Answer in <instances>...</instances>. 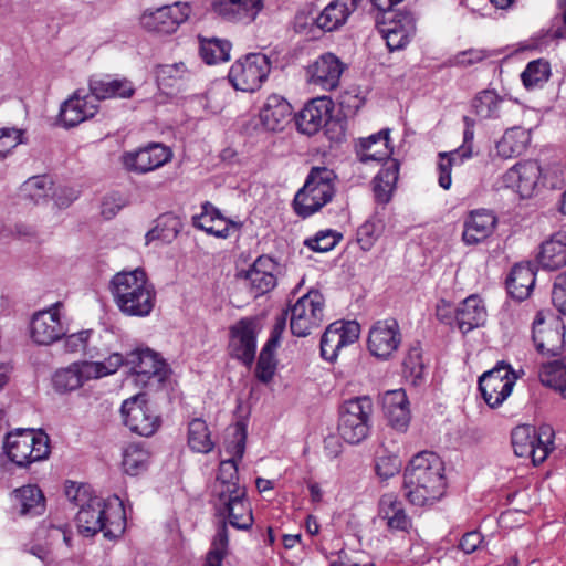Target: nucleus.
I'll list each match as a JSON object with an SVG mask.
<instances>
[{
    "mask_svg": "<svg viewBox=\"0 0 566 566\" xmlns=\"http://www.w3.org/2000/svg\"><path fill=\"white\" fill-rule=\"evenodd\" d=\"M444 462L432 451L415 454L403 471L406 499L417 506L431 505L439 501L447 490Z\"/></svg>",
    "mask_w": 566,
    "mask_h": 566,
    "instance_id": "f257e3e1",
    "label": "nucleus"
},
{
    "mask_svg": "<svg viewBox=\"0 0 566 566\" xmlns=\"http://www.w3.org/2000/svg\"><path fill=\"white\" fill-rule=\"evenodd\" d=\"M109 291L126 316L146 317L155 306L156 291L140 269L116 273L111 280Z\"/></svg>",
    "mask_w": 566,
    "mask_h": 566,
    "instance_id": "f03ea898",
    "label": "nucleus"
},
{
    "mask_svg": "<svg viewBox=\"0 0 566 566\" xmlns=\"http://www.w3.org/2000/svg\"><path fill=\"white\" fill-rule=\"evenodd\" d=\"M75 522L78 532L84 536L103 532L105 538L114 539L125 531L126 513L118 496L115 495L107 501L95 496L80 507Z\"/></svg>",
    "mask_w": 566,
    "mask_h": 566,
    "instance_id": "7ed1b4c3",
    "label": "nucleus"
},
{
    "mask_svg": "<svg viewBox=\"0 0 566 566\" xmlns=\"http://www.w3.org/2000/svg\"><path fill=\"white\" fill-rule=\"evenodd\" d=\"M335 172L327 167H312L303 187L293 199L294 212L306 219L329 203L335 196Z\"/></svg>",
    "mask_w": 566,
    "mask_h": 566,
    "instance_id": "20e7f679",
    "label": "nucleus"
},
{
    "mask_svg": "<svg viewBox=\"0 0 566 566\" xmlns=\"http://www.w3.org/2000/svg\"><path fill=\"white\" fill-rule=\"evenodd\" d=\"M374 410L369 396H358L345 400L339 406L338 433L349 444L364 441L370 431V419Z\"/></svg>",
    "mask_w": 566,
    "mask_h": 566,
    "instance_id": "39448f33",
    "label": "nucleus"
},
{
    "mask_svg": "<svg viewBox=\"0 0 566 566\" xmlns=\"http://www.w3.org/2000/svg\"><path fill=\"white\" fill-rule=\"evenodd\" d=\"M4 453L20 468L44 460L50 454L49 437L32 429H17L7 433L3 443Z\"/></svg>",
    "mask_w": 566,
    "mask_h": 566,
    "instance_id": "423d86ee",
    "label": "nucleus"
},
{
    "mask_svg": "<svg viewBox=\"0 0 566 566\" xmlns=\"http://www.w3.org/2000/svg\"><path fill=\"white\" fill-rule=\"evenodd\" d=\"M520 375L509 363L499 361L479 377V390L485 403L496 409L511 396Z\"/></svg>",
    "mask_w": 566,
    "mask_h": 566,
    "instance_id": "0eeeda50",
    "label": "nucleus"
},
{
    "mask_svg": "<svg viewBox=\"0 0 566 566\" xmlns=\"http://www.w3.org/2000/svg\"><path fill=\"white\" fill-rule=\"evenodd\" d=\"M271 64L262 53H249L230 67L228 78L237 91L254 92L268 78Z\"/></svg>",
    "mask_w": 566,
    "mask_h": 566,
    "instance_id": "6e6552de",
    "label": "nucleus"
},
{
    "mask_svg": "<svg viewBox=\"0 0 566 566\" xmlns=\"http://www.w3.org/2000/svg\"><path fill=\"white\" fill-rule=\"evenodd\" d=\"M259 321L255 317H242L229 327L228 354L245 367H251L255 360L256 339L260 333Z\"/></svg>",
    "mask_w": 566,
    "mask_h": 566,
    "instance_id": "1a4fd4ad",
    "label": "nucleus"
},
{
    "mask_svg": "<svg viewBox=\"0 0 566 566\" xmlns=\"http://www.w3.org/2000/svg\"><path fill=\"white\" fill-rule=\"evenodd\" d=\"M290 328L294 336L305 337L318 328L324 318V298L318 291H310L291 307Z\"/></svg>",
    "mask_w": 566,
    "mask_h": 566,
    "instance_id": "9d476101",
    "label": "nucleus"
},
{
    "mask_svg": "<svg viewBox=\"0 0 566 566\" xmlns=\"http://www.w3.org/2000/svg\"><path fill=\"white\" fill-rule=\"evenodd\" d=\"M191 9L187 2L177 1L157 9H146L139 17V23L148 32L172 34L185 23Z\"/></svg>",
    "mask_w": 566,
    "mask_h": 566,
    "instance_id": "9b49d317",
    "label": "nucleus"
},
{
    "mask_svg": "<svg viewBox=\"0 0 566 566\" xmlns=\"http://www.w3.org/2000/svg\"><path fill=\"white\" fill-rule=\"evenodd\" d=\"M388 17L379 25L389 51L405 49L416 34V18L409 11H385Z\"/></svg>",
    "mask_w": 566,
    "mask_h": 566,
    "instance_id": "f8f14e48",
    "label": "nucleus"
},
{
    "mask_svg": "<svg viewBox=\"0 0 566 566\" xmlns=\"http://www.w3.org/2000/svg\"><path fill=\"white\" fill-rule=\"evenodd\" d=\"M218 515L227 517L229 524L237 528L247 531L253 525V515L250 503L247 499L245 488L230 492L229 494L218 493L214 504Z\"/></svg>",
    "mask_w": 566,
    "mask_h": 566,
    "instance_id": "ddd939ff",
    "label": "nucleus"
},
{
    "mask_svg": "<svg viewBox=\"0 0 566 566\" xmlns=\"http://www.w3.org/2000/svg\"><path fill=\"white\" fill-rule=\"evenodd\" d=\"M401 340L402 336L397 319L387 318L373 324L368 334L367 347L373 356L387 360L397 352Z\"/></svg>",
    "mask_w": 566,
    "mask_h": 566,
    "instance_id": "4468645a",
    "label": "nucleus"
},
{
    "mask_svg": "<svg viewBox=\"0 0 566 566\" xmlns=\"http://www.w3.org/2000/svg\"><path fill=\"white\" fill-rule=\"evenodd\" d=\"M172 157L171 149L160 143H149L135 151H126L122 156V164L126 170L135 174L153 171Z\"/></svg>",
    "mask_w": 566,
    "mask_h": 566,
    "instance_id": "2eb2a0df",
    "label": "nucleus"
},
{
    "mask_svg": "<svg viewBox=\"0 0 566 566\" xmlns=\"http://www.w3.org/2000/svg\"><path fill=\"white\" fill-rule=\"evenodd\" d=\"M126 365L136 375V381L147 385L151 379L164 382L168 377V366L159 355L149 349H136L126 355Z\"/></svg>",
    "mask_w": 566,
    "mask_h": 566,
    "instance_id": "dca6fc26",
    "label": "nucleus"
},
{
    "mask_svg": "<svg viewBox=\"0 0 566 566\" xmlns=\"http://www.w3.org/2000/svg\"><path fill=\"white\" fill-rule=\"evenodd\" d=\"M61 302H56L48 310L36 312L31 319L30 334L38 345H51L65 335L60 319Z\"/></svg>",
    "mask_w": 566,
    "mask_h": 566,
    "instance_id": "f3484780",
    "label": "nucleus"
},
{
    "mask_svg": "<svg viewBox=\"0 0 566 566\" xmlns=\"http://www.w3.org/2000/svg\"><path fill=\"white\" fill-rule=\"evenodd\" d=\"M120 411L125 426L139 436L149 437L159 427V418L153 415L142 395L125 400Z\"/></svg>",
    "mask_w": 566,
    "mask_h": 566,
    "instance_id": "a211bd4d",
    "label": "nucleus"
},
{
    "mask_svg": "<svg viewBox=\"0 0 566 566\" xmlns=\"http://www.w3.org/2000/svg\"><path fill=\"white\" fill-rule=\"evenodd\" d=\"M359 324L356 322H335L332 323L321 338V356L323 359L333 363L338 352L359 337Z\"/></svg>",
    "mask_w": 566,
    "mask_h": 566,
    "instance_id": "6ab92c4d",
    "label": "nucleus"
},
{
    "mask_svg": "<svg viewBox=\"0 0 566 566\" xmlns=\"http://www.w3.org/2000/svg\"><path fill=\"white\" fill-rule=\"evenodd\" d=\"M544 324L539 312L533 322V342L538 353L547 356H558L565 348V325L559 317L553 318L549 326L539 328Z\"/></svg>",
    "mask_w": 566,
    "mask_h": 566,
    "instance_id": "aec40b11",
    "label": "nucleus"
},
{
    "mask_svg": "<svg viewBox=\"0 0 566 566\" xmlns=\"http://www.w3.org/2000/svg\"><path fill=\"white\" fill-rule=\"evenodd\" d=\"M334 103L329 97L322 96L311 99L295 115V124L300 133L312 136L327 124L332 117Z\"/></svg>",
    "mask_w": 566,
    "mask_h": 566,
    "instance_id": "412c9836",
    "label": "nucleus"
},
{
    "mask_svg": "<svg viewBox=\"0 0 566 566\" xmlns=\"http://www.w3.org/2000/svg\"><path fill=\"white\" fill-rule=\"evenodd\" d=\"M195 228L220 239H227L234 232H240L242 222L226 218L211 202L206 201L201 206V213L193 216Z\"/></svg>",
    "mask_w": 566,
    "mask_h": 566,
    "instance_id": "4be33fe9",
    "label": "nucleus"
},
{
    "mask_svg": "<svg viewBox=\"0 0 566 566\" xmlns=\"http://www.w3.org/2000/svg\"><path fill=\"white\" fill-rule=\"evenodd\" d=\"M345 70V64L333 53L319 55L308 67V82L323 90H335Z\"/></svg>",
    "mask_w": 566,
    "mask_h": 566,
    "instance_id": "5701e85b",
    "label": "nucleus"
},
{
    "mask_svg": "<svg viewBox=\"0 0 566 566\" xmlns=\"http://www.w3.org/2000/svg\"><path fill=\"white\" fill-rule=\"evenodd\" d=\"M263 8V0H212L213 11L235 23H251Z\"/></svg>",
    "mask_w": 566,
    "mask_h": 566,
    "instance_id": "b1692460",
    "label": "nucleus"
},
{
    "mask_svg": "<svg viewBox=\"0 0 566 566\" xmlns=\"http://www.w3.org/2000/svg\"><path fill=\"white\" fill-rule=\"evenodd\" d=\"M277 263L269 255L259 256L245 272L244 279L249 282L254 296L263 295L276 285L275 271Z\"/></svg>",
    "mask_w": 566,
    "mask_h": 566,
    "instance_id": "393cba45",
    "label": "nucleus"
},
{
    "mask_svg": "<svg viewBox=\"0 0 566 566\" xmlns=\"http://www.w3.org/2000/svg\"><path fill=\"white\" fill-rule=\"evenodd\" d=\"M96 113L97 105L93 96H80L78 92H75L61 105L59 120L63 127L71 128L92 118Z\"/></svg>",
    "mask_w": 566,
    "mask_h": 566,
    "instance_id": "a878e982",
    "label": "nucleus"
},
{
    "mask_svg": "<svg viewBox=\"0 0 566 566\" xmlns=\"http://www.w3.org/2000/svg\"><path fill=\"white\" fill-rule=\"evenodd\" d=\"M537 266L531 261L516 263L510 271L506 280V291L509 295L521 302L526 300L536 282Z\"/></svg>",
    "mask_w": 566,
    "mask_h": 566,
    "instance_id": "bb28decb",
    "label": "nucleus"
},
{
    "mask_svg": "<svg viewBox=\"0 0 566 566\" xmlns=\"http://www.w3.org/2000/svg\"><path fill=\"white\" fill-rule=\"evenodd\" d=\"M92 96L97 99L129 98L134 95L133 83L127 78L114 77L109 74L93 75L88 82Z\"/></svg>",
    "mask_w": 566,
    "mask_h": 566,
    "instance_id": "cd10ccee",
    "label": "nucleus"
},
{
    "mask_svg": "<svg viewBox=\"0 0 566 566\" xmlns=\"http://www.w3.org/2000/svg\"><path fill=\"white\" fill-rule=\"evenodd\" d=\"M359 0H332L314 19V25L324 32L339 30L357 9Z\"/></svg>",
    "mask_w": 566,
    "mask_h": 566,
    "instance_id": "c85d7f7f",
    "label": "nucleus"
},
{
    "mask_svg": "<svg viewBox=\"0 0 566 566\" xmlns=\"http://www.w3.org/2000/svg\"><path fill=\"white\" fill-rule=\"evenodd\" d=\"M291 115V104L279 94L269 95L259 113L262 126L269 132L283 130L290 123Z\"/></svg>",
    "mask_w": 566,
    "mask_h": 566,
    "instance_id": "c756f323",
    "label": "nucleus"
},
{
    "mask_svg": "<svg viewBox=\"0 0 566 566\" xmlns=\"http://www.w3.org/2000/svg\"><path fill=\"white\" fill-rule=\"evenodd\" d=\"M541 176V168L536 161L516 164L504 175L507 187L515 189L522 198L532 196Z\"/></svg>",
    "mask_w": 566,
    "mask_h": 566,
    "instance_id": "7c9ffc66",
    "label": "nucleus"
},
{
    "mask_svg": "<svg viewBox=\"0 0 566 566\" xmlns=\"http://www.w3.org/2000/svg\"><path fill=\"white\" fill-rule=\"evenodd\" d=\"M382 408L389 426L398 432L407 431L410 423L409 400L405 390L387 391L382 399Z\"/></svg>",
    "mask_w": 566,
    "mask_h": 566,
    "instance_id": "2f4dec72",
    "label": "nucleus"
},
{
    "mask_svg": "<svg viewBox=\"0 0 566 566\" xmlns=\"http://www.w3.org/2000/svg\"><path fill=\"white\" fill-rule=\"evenodd\" d=\"M96 367L86 365V361L73 363L61 368L52 376V386L57 394H66L81 388L85 381L91 380Z\"/></svg>",
    "mask_w": 566,
    "mask_h": 566,
    "instance_id": "473e14b6",
    "label": "nucleus"
},
{
    "mask_svg": "<svg viewBox=\"0 0 566 566\" xmlns=\"http://www.w3.org/2000/svg\"><path fill=\"white\" fill-rule=\"evenodd\" d=\"M378 515L392 531L408 532L412 522L405 511L401 500L395 493H385L378 501Z\"/></svg>",
    "mask_w": 566,
    "mask_h": 566,
    "instance_id": "72a5a7b5",
    "label": "nucleus"
},
{
    "mask_svg": "<svg viewBox=\"0 0 566 566\" xmlns=\"http://www.w3.org/2000/svg\"><path fill=\"white\" fill-rule=\"evenodd\" d=\"M389 128H384L366 138H360L356 146L359 161H382L389 159L392 148L389 146Z\"/></svg>",
    "mask_w": 566,
    "mask_h": 566,
    "instance_id": "f704fd0d",
    "label": "nucleus"
},
{
    "mask_svg": "<svg viewBox=\"0 0 566 566\" xmlns=\"http://www.w3.org/2000/svg\"><path fill=\"white\" fill-rule=\"evenodd\" d=\"M496 224L494 214L485 209L472 211L464 222L462 241L467 244H476L485 240Z\"/></svg>",
    "mask_w": 566,
    "mask_h": 566,
    "instance_id": "c9c22d12",
    "label": "nucleus"
},
{
    "mask_svg": "<svg viewBox=\"0 0 566 566\" xmlns=\"http://www.w3.org/2000/svg\"><path fill=\"white\" fill-rule=\"evenodd\" d=\"M536 260L547 271H556L566 265V232H557L544 241Z\"/></svg>",
    "mask_w": 566,
    "mask_h": 566,
    "instance_id": "e433bc0d",
    "label": "nucleus"
},
{
    "mask_svg": "<svg viewBox=\"0 0 566 566\" xmlns=\"http://www.w3.org/2000/svg\"><path fill=\"white\" fill-rule=\"evenodd\" d=\"M399 168L398 160L389 159L374 177L373 190L377 203L387 205L391 200L399 176Z\"/></svg>",
    "mask_w": 566,
    "mask_h": 566,
    "instance_id": "4c0bfd02",
    "label": "nucleus"
},
{
    "mask_svg": "<svg viewBox=\"0 0 566 566\" xmlns=\"http://www.w3.org/2000/svg\"><path fill=\"white\" fill-rule=\"evenodd\" d=\"M13 496L20 506V515L35 517L45 512V497L38 485H23L13 491Z\"/></svg>",
    "mask_w": 566,
    "mask_h": 566,
    "instance_id": "58836bf2",
    "label": "nucleus"
},
{
    "mask_svg": "<svg viewBox=\"0 0 566 566\" xmlns=\"http://www.w3.org/2000/svg\"><path fill=\"white\" fill-rule=\"evenodd\" d=\"M531 142L530 133L522 127L507 129L496 144L497 154L503 158L522 155Z\"/></svg>",
    "mask_w": 566,
    "mask_h": 566,
    "instance_id": "ea45409f",
    "label": "nucleus"
},
{
    "mask_svg": "<svg viewBox=\"0 0 566 566\" xmlns=\"http://www.w3.org/2000/svg\"><path fill=\"white\" fill-rule=\"evenodd\" d=\"M156 224L146 233V242L155 240L169 243L177 238L182 229V222L179 217L171 212L164 213L156 219Z\"/></svg>",
    "mask_w": 566,
    "mask_h": 566,
    "instance_id": "a19ab883",
    "label": "nucleus"
},
{
    "mask_svg": "<svg viewBox=\"0 0 566 566\" xmlns=\"http://www.w3.org/2000/svg\"><path fill=\"white\" fill-rule=\"evenodd\" d=\"M538 377L542 385L555 389L566 399V358L543 364Z\"/></svg>",
    "mask_w": 566,
    "mask_h": 566,
    "instance_id": "79ce46f5",
    "label": "nucleus"
},
{
    "mask_svg": "<svg viewBox=\"0 0 566 566\" xmlns=\"http://www.w3.org/2000/svg\"><path fill=\"white\" fill-rule=\"evenodd\" d=\"M484 301L478 294H472L462 300V333L483 325L486 321Z\"/></svg>",
    "mask_w": 566,
    "mask_h": 566,
    "instance_id": "37998d69",
    "label": "nucleus"
},
{
    "mask_svg": "<svg viewBox=\"0 0 566 566\" xmlns=\"http://www.w3.org/2000/svg\"><path fill=\"white\" fill-rule=\"evenodd\" d=\"M426 365L422 359V349L417 342L411 345L402 361V373L407 381L417 387L424 381Z\"/></svg>",
    "mask_w": 566,
    "mask_h": 566,
    "instance_id": "c03bdc74",
    "label": "nucleus"
},
{
    "mask_svg": "<svg viewBox=\"0 0 566 566\" xmlns=\"http://www.w3.org/2000/svg\"><path fill=\"white\" fill-rule=\"evenodd\" d=\"M53 182L50 177L33 176L22 184L20 195L35 205L45 202L52 192Z\"/></svg>",
    "mask_w": 566,
    "mask_h": 566,
    "instance_id": "a18cd8bd",
    "label": "nucleus"
},
{
    "mask_svg": "<svg viewBox=\"0 0 566 566\" xmlns=\"http://www.w3.org/2000/svg\"><path fill=\"white\" fill-rule=\"evenodd\" d=\"M188 446L192 451L199 453L212 451L214 443L203 419L195 418L188 423Z\"/></svg>",
    "mask_w": 566,
    "mask_h": 566,
    "instance_id": "49530a36",
    "label": "nucleus"
},
{
    "mask_svg": "<svg viewBox=\"0 0 566 566\" xmlns=\"http://www.w3.org/2000/svg\"><path fill=\"white\" fill-rule=\"evenodd\" d=\"M231 49L232 44L224 39H200V56L207 64L229 61Z\"/></svg>",
    "mask_w": 566,
    "mask_h": 566,
    "instance_id": "de8ad7c7",
    "label": "nucleus"
},
{
    "mask_svg": "<svg viewBox=\"0 0 566 566\" xmlns=\"http://www.w3.org/2000/svg\"><path fill=\"white\" fill-rule=\"evenodd\" d=\"M502 103L503 99L495 91L484 90L474 96L471 108L482 119L493 118L499 116V108Z\"/></svg>",
    "mask_w": 566,
    "mask_h": 566,
    "instance_id": "09e8293b",
    "label": "nucleus"
},
{
    "mask_svg": "<svg viewBox=\"0 0 566 566\" xmlns=\"http://www.w3.org/2000/svg\"><path fill=\"white\" fill-rule=\"evenodd\" d=\"M551 76V65L544 59H538L527 63L521 74L523 85L527 90L541 88Z\"/></svg>",
    "mask_w": 566,
    "mask_h": 566,
    "instance_id": "8fccbe9b",
    "label": "nucleus"
},
{
    "mask_svg": "<svg viewBox=\"0 0 566 566\" xmlns=\"http://www.w3.org/2000/svg\"><path fill=\"white\" fill-rule=\"evenodd\" d=\"M148 460V452L139 444L132 443L124 450L122 465L125 473L135 476L147 470Z\"/></svg>",
    "mask_w": 566,
    "mask_h": 566,
    "instance_id": "3c124183",
    "label": "nucleus"
},
{
    "mask_svg": "<svg viewBox=\"0 0 566 566\" xmlns=\"http://www.w3.org/2000/svg\"><path fill=\"white\" fill-rule=\"evenodd\" d=\"M217 481L219 483L216 490L217 495L218 493L229 494L234 492V489H242L238 482V463L234 458L220 462Z\"/></svg>",
    "mask_w": 566,
    "mask_h": 566,
    "instance_id": "603ef678",
    "label": "nucleus"
},
{
    "mask_svg": "<svg viewBox=\"0 0 566 566\" xmlns=\"http://www.w3.org/2000/svg\"><path fill=\"white\" fill-rule=\"evenodd\" d=\"M229 544L227 523L222 522L213 537L211 548L209 549L202 566H222Z\"/></svg>",
    "mask_w": 566,
    "mask_h": 566,
    "instance_id": "864d4df0",
    "label": "nucleus"
},
{
    "mask_svg": "<svg viewBox=\"0 0 566 566\" xmlns=\"http://www.w3.org/2000/svg\"><path fill=\"white\" fill-rule=\"evenodd\" d=\"M384 230V222L375 217L365 221L357 229V242L361 250L369 251Z\"/></svg>",
    "mask_w": 566,
    "mask_h": 566,
    "instance_id": "5fc2aeb1",
    "label": "nucleus"
},
{
    "mask_svg": "<svg viewBox=\"0 0 566 566\" xmlns=\"http://www.w3.org/2000/svg\"><path fill=\"white\" fill-rule=\"evenodd\" d=\"M533 437L534 427L524 424L513 429L512 446L517 457H530L531 452H534Z\"/></svg>",
    "mask_w": 566,
    "mask_h": 566,
    "instance_id": "6e6d98bb",
    "label": "nucleus"
},
{
    "mask_svg": "<svg viewBox=\"0 0 566 566\" xmlns=\"http://www.w3.org/2000/svg\"><path fill=\"white\" fill-rule=\"evenodd\" d=\"M188 73L185 63L163 64L156 70V80L161 87H174Z\"/></svg>",
    "mask_w": 566,
    "mask_h": 566,
    "instance_id": "4d7b16f0",
    "label": "nucleus"
},
{
    "mask_svg": "<svg viewBox=\"0 0 566 566\" xmlns=\"http://www.w3.org/2000/svg\"><path fill=\"white\" fill-rule=\"evenodd\" d=\"M460 304L440 298L436 305V317L444 326L454 329L460 327Z\"/></svg>",
    "mask_w": 566,
    "mask_h": 566,
    "instance_id": "13d9d810",
    "label": "nucleus"
},
{
    "mask_svg": "<svg viewBox=\"0 0 566 566\" xmlns=\"http://www.w3.org/2000/svg\"><path fill=\"white\" fill-rule=\"evenodd\" d=\"M342 240V234L334 230H323L313 238L305 240L304 244L315 252H327L333 250Z\"/></svg>",
    "mask_w": 566,
    "mask_h": 566,
    "instance_id": "bf43d9fd",
    "label": "nucleus"
},
{
    "mask_svg": "<svg viewBox=\"0 0 566 566\" xmlns=\"http://www.w3.org/2000/svg\"><path fill=\"white\" fill-rule=\"evenodd\" d=\"M402 461L395 453H385L378 455L375 461V472L381 480H388L401 470Z\"/></svg>",
    "mask_w": 566,
    "mask_h": 566,
    "instance_id": "052dcab7",
    "label": "nucleus"
},
{
    "mask_svg": "<svg viewBox=\"0 0 566 566\" xmlns=\"http://www.w3.org/2000/svg\"><path fill=\"white\" fill-rule=\"evenodd\" d=\"M337 101L342 113L346 117L355 115L365 104V97L360 95L356 87L340 93Z\"/></svg>",
    "mask_w": 566,
    "mask_h": 566,
    "instance_id": "680f3d73",
    "label": "nucleus"
},
{
    "mask_svg": "<svg viewBox=\"0 0 566 566\" xmlns=\"http://www.w3.org/2000/svg\"><path fill=\"white\" fill-rule=\"evenodd\" d=\"M86 365L95 366L94 375H91V379H97L117 371V369L126 365V357H123L119 353H113L104 361H86Z\"/></svg>",
    "mask_w": 566,
    "mask_h": 566,
    "instance_id": "e2e57ef3",
    "label": "nucleus"
},
{
    "mask_svg": "<svg viewBox=\"0 0 566 566\" xmlns=\"http://www.w3.org/2000/svg\"><path fill=\"white\" fill-rule=\"evenodd\" d=\"M277 368V359L275 356H270L260 353L254 375L256 379L262 384H269L272 381Z\"/></svg>",
    "mask_w": 566,
    "mask_h": 566,
    "instance_id": "0e129e2a",
    "label": "nucleus"
},
{
    "mask_svg": "<svg viewBox=\"0 0 566 566\" xmlns=\"http://www.w3.org/2000/svg\"><path fill=\"white\" fill-rule=\"evenodd\" d=\"M465 129L463 132L462 137V161L464 159H470L474 156H478L480 154L479 147L474 144V137H475V122L470 117H462Z\"/></svg>",
    "mask_w": 566,
    "mask_h": 566,
    "instance_id": "69168bd1",
    "label": "nucleus"
},
{
    "mask_svg": "<svg viewBox=\"0 0 566 566\" xmlns=\"http://www.w3.org/2000/svg\"><path fill=\"white\" fill-rule=\"evenodd\" d=\"M65 495L71 503L78 507L85 505L96 496L92 494L87 484H77L73 481H67L65 485Z\"/></svg>",
    "mask_w": 566,
    "mask_h": 566,
    "instance_id": "338daca9",
    "label": "nucleus"
},
{
    "mask_svg": "<svg viewBox=\"0 0 566 566\" xmlns=\"http://www.w3.org/2000/svg\"><path fill=\"white\" fill-rule=\"evenodd\" d=\"M552 302L555 308L566 316V272L558 274L555 277Z\"/></svg>",
    "mask_w": 566,
    "mask_h": 566,
    "instance_id": "774afa93",
    "label": "nucleus"
}]
</instances>
